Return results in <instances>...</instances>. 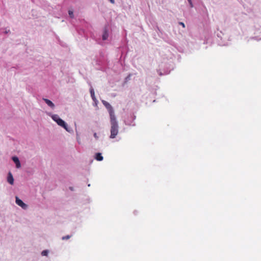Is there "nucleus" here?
<instances>
[{"mask_svg":"<svg viewBox=\"0 0 261 261\" xmlns=\"http://www.w3.org/2000/svg\"><path fill=\"white\" fill-rule=\"evenodd\" d=\"M7 181L11 185L14 184V178L12 175V174L9 172L7 177Z\"/></svg>","mask_w":261,"mask_h":261,"instance_id":"0eeeda50","label":"nucleus"},{"mask_svg":"<svg viewBox=\"0 0 261 261\" xmlns=\"http://www.w3.org/2000/svg\"><path fill=\"white\" fill-rule=\"evenodd\" d=\"M103 156L101 153H96L95 155V159L98 161H101L103 160Z\"/></svg>","mask_w":261,"mask_h":261,"instance_id":"1a4fd4ad","label":"nucleus"},{"mask_svg":"<svg viewBox=\"0 0 261 261\" xmlns=\"http://www.w3.org/2000/svg\"><path fill=\"white\" fill-rule=\"evenodd\" d=\"M90 94H91L92 98L93 99V100H94L95 99V97L94 91V90L93 88L90 89Z\"/></svg>","mask_w":261,"mask_h":261,"instance_id":"9b49d317","label":"nucleus"},{"mask_svg":"<svg viewBox=\"0 0 261 261\" xmlns=\"http://www.w3.org/2000/svg\"><path fill=\"white\" fill-rule=\"evenodd\" d=\"M16 200H15V202L16 203L20 206V207H21L23 210H26L27 209L28 206L27 204H26L25 203H24L21 199H20L18 197H16Z\"/></svg>","mask_w":261,"mask_h":261,"instance_id":"f03ea898","label":"nucleus"},{"mask_svg":"<svg viewBox=\"0 0 261 261\" xmlns=\"http://www.w3.org/2000/svg\"><path fill=\"white\" fill-rule=\"evenodd\" d=\"M71 237V236L67 235L62 238L63 240H68Z\"/></svg>","mask_w":261,"mask_h":261,"instance_id":"4468645a","label":"nucleus"},{"mask_svg":"<svg viewBox=\"0 0 261 261\" xmlns=\"http://www.w3.org/2000/svg\"><path fill=\"white\" fill-rule=\"evenodd\" d=\"M10 30H6L5 32H4V33L7 34L8 33H9L10 32Z\"/></svg>","mask_w":261,"mask_h":261,"instance_id":"a211bd4d","label":"nucleus"},{"mask_svg":"<svg viewBox=\"0 0 261 261\" xmlns=\"http://www.w3.org/2000/svg\"><path fill=\"white\" fill-rule=\"evenodd\" d=\"M48 251L47 250H43L42 252H41V255L42 256H47V254H48Z\"/></svg>","mask_w":261,"mask_h":261,"instance_id":"ddd939ff","label":"nucleus"},{"mask_svg":"<svg viewBox=\"0 0 261 261\" xmlns=\"http://www.w3.org/2000/svg\"><path fill=\"white\" fill-rule=\"evenodd\" d=\"M109 36L108 32L107 30H105L103 35H102V39L103 40H106L108 39Z\"/></svg>","mask_w":261,"mask_h":261,"instance_id":"9d476101","label":"nucleus"},{"mask_svg":"<svg viewBox=\"0 0 261 261\" xmlns=\"http://www.w3.org/2000/svg\"><path fill=\"white\" fill-rule=\"evenodd\" d=\"M102 103L105 106V107L107 108L109 113L110 112H112V111L114 110L112 107L111 106V105L107 101H106L105 100H102Z\"/></svg>","mask_w":261,"mask_h":261,"instance_id":"423d86ee","label":"nucleus"},{"mask_svg":"<svg viewBox=\"0 0 261 261\" xmlns=\"http://www.w3.org/2000/svg\"><path fill=\"white\" fill-rule=\"evenodd\" d=\"M112 4H114V0H109Z\"/></svg>","mask_w":261,"mask_h":261,"instance_id":"6ab92c4d","label":"nucleus"},{"mask_svg":"<svg viewBox=\"0 0 261 261\" xmlns=\"http://www.w3.org/2000/svg\"><path fill=\"white\" fill-rule=\"evenodd\" d=\"M93 135L95 139H97L98 138V137L96 133H95Z\"/></svg>","mask_w":261,"mask_h":261,"instance_id":"f3484780","label":"nucleus"},{"mask_svg":"<svg viewBox=\"0 0 261 261\" xmlns=\"http://www.w3.org/2000/svg\"><path fill=\"white\" fill-rule=\"evenodd\" d=\"M118 133V124H111V138H115L116 136L117 135Z\"/></svg>","mask_w":261,"mask_h":261,"instance_id":"f257e3e1","label":"nucleus"},{"mask_svg":"<svg viewBox=\"0 0 261 261\" xmlns=\"http://www.w3.org/2000/svg\"><path fill=\"white\" fill-rule=\"evenodd\" d=\"M12 161L15 164L16 167L17 168H19L21 167V164L20 163L19 160L18 158L16 156H13L12 158Z\"/></svg>","mask_w":261,"mask_h":261,"instance_id":"39448f33","label":"nucleus"},{"mask_svg":"<svg viewBox=\"0 0 261 261\" xmlns=\"http://www.w3.org/2000/svg\"><path fill=\"white\" fill-rule=\"evenodd\" d=\"M110 119H111V124H117V121L116 120V118L114 115V110L109 112Z\"/></svg>","mask_w":261,"mask_h":261,"instance_id":"7ed1b4c3","label":"nucleus"},{"mask_svg":"<svg viewBox=\"0 0 261 261\" xmlns=\"http://www.w3.org/2000/svg\"><path fill=\"white\" fill-rule=\"evenodd\" d=\"M43 100L46 102V103L50 108H54L55 107V105L50 100L46 98H43Z\"/></svg>","mask_w":261,"mask_h":261,"instance_id":"6e6552de","label":"nucleus"},{"mask_svg":"<svg viewBox=\"0 0 261 261\" xmlns=\"http://www.w3.org/2000/svg\"><path fill=\"white\" fill-rule=\"evenodd\" d=\"M68 14L71 18L73 17V12L72 11L69 10L68 11Z\"/></svg>","mask_w":261,"mask_h":261,"instance_id":"2eb2a0df","label":"nucleus"},{"mask_svg":"<svg viewBox=\"0 0 261 261\" xmlns=\"http://www.w3.org/2000/svg\"><path fill=\"white\" fill-rule=\"evenodd\" d=\"M56 122L59 125L63 127L66 130H67V125L62 119L61 118L58 119V120H56Z\"/></svg>","mask_w":261,"mask_h":261,"instance_id":"20e7f679","label":"nucleus"},{"mask_svg":"<svg viewBox=\"0 0 261 261\" xmlns=\"http://www.w3.org/2000/svg\"><path fill=\"white\" fill-rule=\"evenodd\" d=\"M52 119L56 121V120H58V119H59V117L58 115H53L51 116Z\"/></svg>","mask_w":261,"mask_h":261,"instance_id":"f8f14e48","label":"nucleus"},{"mask_svg":"<svg viewBox=\"0 0 261 261\" xmlns=\"http://www.w3.org/2000/svg\"><path fill=\"white\" fill-rule=\"evenodd\" d=\"M179 24L181 25L184 28H185V25L184 22H179Z\"/></svg>","mask_w":261,"mask_h":261,"instance_id":"dca6fc26","label":"nucleus"}]
</instances>
